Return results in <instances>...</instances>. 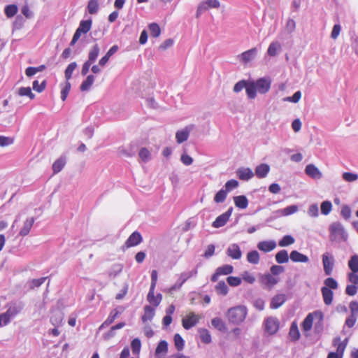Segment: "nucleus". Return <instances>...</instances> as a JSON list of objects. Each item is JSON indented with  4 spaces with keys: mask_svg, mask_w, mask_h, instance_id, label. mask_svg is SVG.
Masks as SVG:
<instances>
[{
    "mask_svg": "<svg viewBox=\"0 0 358 358\" xmlns=\"http://www.w3.org/2000/svg\"><path fill=\"white\" fill-rule=\"evenodd\" d=\"M248 315V309L245 306H237L230 308L227 313V317L230 323L236 325L241 324Z\"/></svg>",
    "mask_w": 358,
    "mask_h": 358,
    "instance_id": "1",
    "label": "nucleus"
},
{
    "mask_svg": "<svg viewBox=\"0 0 358 358\" xmlns=\"http://www.w3.org/2000/svg\"><path fill=\"white\" fill-rule=\"evenodd\" d=\"M329 238L331 241H337L347 239L348 235L345 231L344 227L339 222H335L330 224L329 227Z\"/></svg>",
    "mask_w": 358,
    "mask_h": 358,
    "instance_id": "2",
    "label": "nucleus"
},
{
    "mask_svg": "<svg viewBox=\"0 0 358 358\" xmlns=\"http://www.w3.org/2000/svg\"><path fill=\"white\" fill-rule=\"evenodd\" d=\"M263 324L264 331L268 336L275 334L280 329V321L275 317L270 316L265 318Z\"/></svg>",
    "mask_w": 358,
    "mask_h": 358,
    "instance_id": "3",
    "label": "nucleus"
},
{
    "mask_svg": "<svg viewBox=\"0 0 358 358\" xmlns=\"http://www.w3.org/2000/svg\"><path fill=\"white\" fill-rule=\"evenodd\" d=\"M314 318H315L316 320H319V323H321L324 319V315L322 312L320 310H316L313 313L308 314V315L305 317L301 324L302 329L304 331H308L312 329Z\"/></svg>",
    "mask_w": 358,
    "mask_h": 358,
    "instance_id": "4",
    "label": "nucleus"
},
{
    "mask_svg": "<svg viewBox=\"0 0 358 358\" xmlns=\"http://www.w3.org/2000/svg\"><path fill=\"white\" fill-rule=\"evenodd\" d=\"M198 273L197 268H195L189 271H185L180 273L179 278L176 282L170 287L169 291L171 292L174 290L180 289L182 285L190 278L196 276Z\"/></svg>",
    "mask_w": 358,
    "mask_h": 358,
    "instance_id": "5",
    "label": "nucleus"
},
{
    "mask_svg": "<svg viewBox=\"0 0 358 358\" xmlns=\"http://www.w3.org/2000/svg\"><path fill=\"white\" fill-rule=\"evenodd\" d=\"M322 259L325 275H331L332 274L335 264L334 256L329 252H325L322 255Z\"/></svg>",
    "mask_w": 358,
    "mask_h": 358,
    "instance_id": "6",
    "label": "nucleus"
},
{
    "mask_svg": "<svg viewBox=\"0 0 358 358\" xmlns=\"http://www.w3.org/2000/svg\"><path fill=\"white\" fill-rule=\"evenodd\" d=\"M142 241V236L138 231H136L129 236L124 244L122 246V250H125L131 247L136 246Z\"/></svg>",
    "mask_w": 358,
    "mask_h": 358,
    "instance_id": "7",
    "label": "nucleus"
},
{
    "mask_svg": "<svg viewBox=\"0 0 358 358\" xmlns=\"http://www.w3.org/2000/svg\"><path fill=\"white\" fill-rule=\"evenodd\" d=\"M6 312L12 318L21 313L24 307V303L22 301H11L7 305Z\"/></svg>",
    "mask_w": 358,
    "mask_h": 358,
    "instance_id": "8",
    "label": "nucleus"
},
{
    "mask_svg": "<svg viewBox=\"0 0 358 358\" xmlns=\"http://www.w3.org/2000/svg\"><path fill=\"white\" fill-rule=\"evenodd\" d=\"M233 210V207H230L225 213L217 217L215 220L213 222L212 226L214 228H220L224 226L231 215Z\"/></svg>",
    "mask_w": 358,
    "mask_h": 358,
    "instance_id": "9",
    "label": "nucleus"
},
{
    "mask_svg": "<svg viewBox=\"0 0 358 358\" xmlns=\"http://www.w3.org/2000/svg\"><path fill=\"white\" fill-rule=\"evenodd\" d=\"M194 129L193 124L186 126L184 129L178 130L176 134V139L178 143H182L186 141L189 136L191 131Z\"/></svg>",
    "mask_w": 358,
    "mask_h": 358,
    "instance_id": "10",
    "label": "nucleus"
},
{
    "mask_svg": "<svg viewBox=\"0 0 358 358\" xmlns=\"http://www.w3.org/2000/svg\"><path fill=\"white\" fill-rule=\"evenodd\" d=\"M199 317H198V315H196L194 313H190L189 315L186 316V317L182 319V327L185 329H190L192 327L195 326L199 322Z\"/></svg>",
    "mask_w": 358,
    "mask_h": 358,
    "instance_id": "11",
    "label": "nucleus"
},
{
    "mask_svg": "<svg viewBox=\"0 0 358 358\" xmlns=\"http://www.w3.org/2000/svg\"><path fill=\"white\" fill-rule=\"evenodd\" d=\"M226 254L233 259H240L242 257V252L240 247L236 243L231 244L228 246Z\"/></svg>",
    "mask_w": 358,
    "mask_h": 358,
    "instance_id": "12",
    "label": "nucleus"
},
{
    "mask_svg": "<svg viewBox=\"0 0 358 358\" xmlns=\"http://www.w3.org/2000/svg\"><path fill=\"white\" fill-rule=\"evenodd\" d=\"M257 92L260 94H265L270 90L271 80L268 78H262L258 79L255 83Z\"/></svg>",
    "mask_w": 358,
    "mask_h": 358,
    "instance_id": "13",
    "label": "nucleus"
},
{
    "mask_svg": "<svg viewBox=\"0 0 358 358\" xmlns=\"http://www.w3.org/2000/svg\"><path fill=\"white\" fill-rule=\"evenodd\" d=\"M257 54V48H253L250 50L243 52L238 57L240 59V61L244 64H247L248 62L252 61L255 59Z\"/></svg>",
    "mask_w": 358,
    "mask_h": 358,
    "instance_id": "14",
    "label": "nucleus"
},
{
    "mask_svg": "<svg viewBox=\"0 0 358 358\" xmlns=\"http://www.w3.org/2000/svg\"><path fill=\"white\" fill-rule=\"evenodd\" d=\"M288 337L290 341L296 342L300 339L301 334L298 328V324L296 321H293L291 324L289 331L288 333Z\"/></svg>",
    "mask_w": 358,
    "mask_h": 358,
    "instance_id": "15",
    "label": "nucleus"
},
{
    "mask_svg": "<svg viewBox=\"0 0 358 358\" xmlns=\"http://www.w3.org/2000/svg\"><path fill=\"white\" fill-rule=\"evenodd\" d=\"M305 173L309 177L317 180L322 177L321 171L314 164H308L306 166Z\"/></svg>",
    "mask_w": 358,
    "mask_h": 358,
    "instance_id": "16",
    "label": "nucleus"
},
{
    "mask_svg": "<svg viewBox=\"0 0 358 358\" xmlns=\"http://www.w3.org/2000/svg\"><path fill=\"white\" fill-rule=\"evenodd\" d=\"M276 248V243L274 240L260 241L257 244V248L264 252H269Z\"/></svg>",
    "mask_w": 358,
    "mask_h": 358,
    "instance_id": "17",
    "label": "nucleus"
},
{
    "mask_svg": "<svg viewBox=\"0 0 358 358\" xmlns=\"http://www.w3.org/2000/svg\"><path fill=\"white\" fill-rule=\"evenodd\" d=\"M236 175L240 180L247 181L254 176V173L250 168L241 167L237 169Z\"/></svg>",
    "mask_w": 358,
    "mask_h": 358,
    "instance_id": "18",
    "label": "nucleus"
},
{
    "mask_svg": "<svg viewBox=\"0 0 358 358\" xmlns=\"http://www.w3.org/2000/svg\"><path fill=\"white\" fill-rule=\"evenodd\" d=\"M286 295L284 294L275 295L271 299L270 308L272 309H277L280 308L286 301Z\"/></svg>",
    "mask_w": 358,
    "mask_h": 358,
    "instance_id": "19",
    "label": "nucleus"
},
{
    "mask_svg": "<svg viewBox=\"0 0 358 358\" xmlns=\"http://www.w3.org/2000/svg\"><path fill=\"white\" fill-rule=\"evenodd\" d=\"M289 258L293 262L307 263L309 262V258L307 255L297 250H292L290 252Z\"/></svg>",
    "mask_w": 358,
    "mask_h": 358,
    "instance_id": "20",
    "label": "nucleus"
},
{
    "mask_svg": "<svg viewBox=\"0 0 358 358\" xmlns=\"http://www.w3.org/2000/svg\"><path fill=\"white\" fill-rule=\"evenodd\" d=\"M147 300L150 304L158 306L162 300V295L159 293L155 296V289H150Z\"/></svg>",
    "mask_w": 358,
    "mask_h": 358,
    "instance_id": "21",
    "label": "nucleus"
},
{
    "mask_svg": "<svg viewBox=\"0 0 358 358\" xmlns=\"http://www.w3.org/2000/svg\"><path fill=\"white\" fill-rule=\"evenodd\" d=\"M278 282V280L270 273H266L261 276V282L268 287H273Z\"/></svg>",
    "mask_w": 358,
    "mask_h": 358,
    "instance_id": "22",
    "label": "nucleus"
},
{
    "mask_svg": "<svg viewBox=\"0 0 358 358\" xmlns=\"http://www.w3.org/2000/svg\"><path fill=\"white\" fill-rule=\"evenodd\" d=\"M34 221L35 219L34 217L27 218L24 221L23 227L19 232V235L21 236H25L28 235L34 223Z\"/></svg>",
    "mask_w": 358,
    "mask_h": 358,
    "instance_id": "23",
    "label": "nucleus"
},
{
    "mask_svg": "<svg viewBox=\"0 0 358 358\" xmlns=\"http://www.w3.org/2000/svg\"><path fill=\"white\" fill-rule=\"evenodd\" d=\"M270 171V166L266 164H261L255 169V175L259 178L266 177Z\"/></svg>",
    "mask_w": 358,
    "mask_h": 358,
    "instance_id": "24",
    "label": "nucleus"
},
{
    "mask_svg": "<svg viewBox=\"0 0 358 358\" xmlns=\"http://www.w3.org/2000/svg\"><path fill=\"white\" fill-rule=\"evenodd\" d=\"M167 352L168 343L166 341L163 340L158 343L155 350V356L156 358L162 357L163 356L162 355V354L165 355L167 353Z\"/></svg>",
    "mask_w": 358,
    "mask_h": 358,
    "instance_id": "25",
    "label": "nucleus"
},
{
    "mask_svg": "<svg viewBox=\"0 0 358 358\" xmlns=\"http://www.w3.org/2000/svg\"><path fill=\"white\" fill-rule=\"evenodd\" d=\"M324 303L329 306L332 303L334 293L332 290L326 287H322L321 289Z\"/></svg>",
    "mask_w": 358,
    "mask_h": 358,
    "instance_id": "26",
    "label": "nucleus"
},
{
    "mask_svg": "<svg viewBox=\"0 0 358 358\" xmlns=\"http://www.w3.org/2000/svg\"><path fill=\"white\" fill-rule=\"evenodd\" d=\"M118 50V46L117 45H113L109 50L106 52V54L101 58L99 62V65L101 66H104L107 62H108L110 57L113 55Z\"/></svg>",
    "mask_w": 358,
    "mask_h": 358,
    "instance_id": "27",
    "label": "nucleus"
},
{
    "mask_svg": "<svg viewBox=\"0 0 358 358\" xmlns=\"http://www.w3.org/2000/svg\"><path fill=\"white\" fill-rule=\"evenodd\" d=\"M137 146L136 144H130L129 148H119L118 152L120 155L127 157H134L136 155Z\"/></svg>",
    "mask_w": 358,
    "mask_h": 358,
    "instance_id": "28",
    "label": "nucleus"
},
{
    "mask_svg": "<svg viewBox=\"0 0 358 358\" xmlns=\"http://www.w3.org/2000/svg\"><path fill=\"white\" fill-rule=\"evenodd\" d=\"M211 324L214 328L221 332L224 333L227 331V328L224 322L220 317H214L212 319Z\"/></svg>",
    "mask_w": 358,
    "mask_h": 358,
    "instance_id": "29",
    "label": "nucleus"
},
{
    "mask_svg": "<svg viewBox=\"0 0 358 358\" xmlns=\"http://www.w3.org/2000/svg\"><path fill=\"white\" fill-rule=\"evenodd\" d=\"M235 206L241 209H245L248 206V200L244 195L234 196Z\"/></svg>",
    "mask_w": 358,
    "mask_h": 358,
    "instance_id": "30",
    "label": "nucleus"
},
{
    "mask_svg": "<svg viewBox=\"0 0 358 358\" xmlns=\"http://www.w3.org/2000/svg\"><path fill=\"white\" fill-rule=\"evenodd\" d=\"M66 164V157L61 156L52 164V171L55 174L60 172Z\"/></svg>",
    "mask_w": 358,
    "mask_h": 358,
    "instance_id": "31",
    "label": "nucleus"
},
{
    "mask_svg": "<svg viewBox=\"0 0 358 358\" xmlns=\"http://www.w3.org/2000/svg\"><path fill=\"white\" fill-rule=\"evenodd\" d=\"M99 52H100V48H99V45L97 43H96L91 48V49L89 51L87 61H89L92 63H94L96 60V59L99 55Z\"/></svg>",
    "mask_w": 358,
    "mask_h": 358,
    "instance_id": "32",
    "label": "nucleus"
},
{
    "mask_svg": "<svg viewBox=\"0 0 358 358\" xmlns=\"http://www.w3.org/2000/svg\"><path fill=\"white\" fill-rule=\"evenodd\" d=\"M245 91L247 96L249 99H253L257 96V86L255 84V82H248Z\"/></svg>",
    "mask_w": 358,
    "mask_h": 358,
    "instance_id": "33",
    "label": "nucleus"
},
{
    "mask_svg": "<svg viewBox=\"0 0 358 358\" xmlns=\"http://www.w3.org/2000/svg\"><path fill=\"white\" fill-rule=\"evenodd\" d=\"M275 261L278 264H285L288 262L289 256L286 250H281L275 255Z\"/></svg>",
    "mask_w": 358,
    "mask_h": 358,
    "instance_id": "34",
    "label": "nucleus"
},
{
    "mask_svg": "<svg viewBox=\"0 0 358 358\" xmlns=\"http://www.w3.org/2000/svg\"><path fill=\"white\" fill-rule=\"evenodd\" d=\"M92 21L91 19L87 20H82L80 22L79 27L77 29L78 31H80L82 34H86L87 33L92 27Z\"/></svg>",
    "mask_w": 358,
    "mask_h": 358,
    "instance_id": "35",
    "label": "nucleus"
},
{
    "mask_svg": "<svg viewBox=\"0 0 358 358\" xmlns=\"http://www.w3.org/2000/svg\"><path fill=\"white\" fill-rule=\"evenodd\" d=\"M18 11V7L15 4H9L5 6L4 13L8 18L15 16Z\"/></svg>",
    "mask_w": 358,
    "mask_h": 358,
    "instance_id": "36",
    "label": "nucleus"
},
{
    "mask_svg": "<svg viewBox=\"0 0 358 358\" xmlns=\"http://www.w3.org/2000/svg\"><path fill=\"white\" fill-rule=\"evenodd\" d=\"M155 315V309L150 306H145L144 307V314L142 316V320L143 322L148 320H151Z\"/></svg>",
    "mask_w": 358,
    "mask_h": 358,
    "instance_id": "37",
    "label": "nucleus"
},
{
    "mask_svg": "<svg viewBox=\"0 0 358 358\" xmlns=\"http://www.w3.org/2000/svg\"><path fill=\"white\" fill-rule=\"evenodd\" d=\"M63 319V314L61 312L58 311L51 316L50 322L53 326L58 327L62 324Z\"/></svg>",
    "mask_w": 358,
    "mask_h": 358,
    "instance_id": "38",
    "label": "nucleus"
},
{
    "mask_svg": "<svg viewBox=\"0 0 358 358\" xmlns=\"http://www.w3.org/2000/svg\"><path fill=\"white\" fill-rule=\"evenodd\" d=\"M94 82V76L93 75H89L86 79L80 85V89L81 91H87L90 89L91 86Z\"/></svg>",
    "mask_w": 358,
    "mask_h": 358,
    "instance_id": "39",
    "label": "nucleus"
},
{
    "mask_svg": "<svg viewBox=\"0 0 358 358\" xmlns=\"http://www.w3.org/2000/svg\"><path fill=\"white\" fill-rule=\"evenodd\" d=\"M294 243L295 239L292 236L285 235L278 241V245L280 247L284 248L291 245Z\"/></svg>",
    "mask_w": 358,
    "mask_h": 358,
    "instance_id": "40",
    "label": "nucleus"
},
{
    "mask_svg": "<svg viewBox=\"0 0 358 358\" xmlns=\"http://www.w3.org/2000/svg\"><path fill=\"white\" fill-rule=\"evenodd\" d=\"M199 332L200 339L203 343L208 344L211 342V341H212L211 336L208 329H199Z\"/></svg>",
    "mask_w": 358,
    "mask_h": 358,
    "instance_id": "41",
    "label": "nucleus"
},
{
    "mask_svg": "<svg viewBox=\"0 0 358 358\" xmlns=\"http://www.w3.org/2000/svg\"><path fill=\"white\" fill-rule=\"evenodd\" d=\"M228 192L225 189L222 188L219 190L214 196V201L217 203H223L227 196Z\"/></svg>",
    "mask_w": 358,
    "mask_h": 358,
    "instance_id": "42",
    "label": "nucleus"
},
{
    "mask_svg": "<svg viewBox=\"0 0 358 358\" xmlns=\"http://www.w3.org/2000/svg\"><path fill=\"white\" fill-rule=\"evenodd\" d=\"M247 260L252 264H257L259 262V255L257 250H252L247 255Z\"/></svg>",
    "mask_w": 358,
    "mask_h": 358,
    "instance_id": "43",
    "label": "nucleus"
},
{
    "mask_svg": "<svg viewBox=\"0 0 358 358\" xmlns=\"http://www.w3.org/2000/svg\"><path fill=\"white\" fill-rule=\"evenodd\" d=\"M348 267L351 271L358 273V255H352L348 261Z\"/></svg>",
    "mask_w": 358,
    "mask_h": 358,
    "instance_id": "44",
    "label": "nucleus"
},
{
    "mask_svg": "<svg viewBox=\"0 0 358 358\" xmlns=\"http://www.w3.org/2000/svg\"><path fill=\"white\" fill-rule=\"evenodd\" d=\"M215 290L218 294L225 296L227 294L229 289L225 282L221 280L215 286Z\"/></svg>",
    "mask_w": 358,
    "mask_h": 358,
    "instance_id": "45",
    "label": "nucleus"
},
{
    "mask_svg": "<svg viewBox=\"0 0 358 358\" xmlns=\"http://www.w3.org/2000/svg\"><path fill=\"white\" fill-rule=\"evenodd\" d=\"M123 269V265L121 264H115L112 266L110 270L109 271L108 275L111 278H115L117 275H119Z\"/></svg>",
    "mask_w": 358,
    "mask_h": 358,
    "instance_id": "46",
    "label": "nucleus"
},
{
    "mask_svg": "<svg viewBox=\"0 0 358 358\" xmlns=\"http://www.w3.org/2000/svg\"><path fill=\"white\" fill-rule=\"evenodd\" d=\"M24 22L25 19L22 15H17L13 23V31L21 29L24 26Z\"/></svg>",
    "mask_w": 358,
    "mask_h": 358,
    "instance_id": "47",
    "label": "nucleus"
},
{
    "mask_svg": "<svg viewBox=\"0 0 358 358\" xmlns=\"http://www.w3.org/2000/svg\"><path fill=\"white\" fill-rule=\"evenodd\" d=\"M173 339L176 348L178 350V351L182 350L185 346V341L182 336L179 334H176L174 335Z\"/></svg>",
    "mask_w": 358,
    "mask_h": 358,
    "instance_id": "48",
    "label": "nucleus"
},
{
    "mask_svg": "<svg viewBox=\"0 0 358 358\" xmlns=\"http://www.w3.org/2000/svg\"><path fill=\"white\" fill-rule=\"evenodd\" d=\"M149 30L151 36L157 38L161 34V29L158 24L155 22H152L149 24Z\"/></svg>",
    "mask_w": 358,
    "mask_h": 358,
    "instance_id": "49",
    "label": "nucleus"
},
{
    "mask_svg": "<svg viewBox=\"0 0 358 358\" xmlns=\"http://www.w3.org/2000/svg\"><path fill=\"white\" fill-rule=\"evenodd\" d=\"M121 313L122 311L118 310L117 308L113 310L105 320V324H111Z\"/></svg>",
    "mask_w": 358,
    "mask_h": 358,
    "instance_id": "50",
    "label": "nucleus"
},
{
    "mask_svg": "<svg viewBox=\"0 0 358 358\" xmlns=\"http://www.w3.org/2000/svg\"><path fill=\"white\" fill-rule=\"evenodd\" d=\"M18 94L20 96H27L30 99H34L35 98V94L32 93L31 90L29 87H22L18 90Z\"/></svg>",
    "mask_w": 358,
    "mask_h": 358,
    "instance_id": "51",
    "label": "nucleus"
},
{
    "mask_svg": "<svg viewBox=\"0 0 358 358\" xmlns=\"http://www.w3.org/2000/svg\"><path fill=\"white\" fill-rule=\"evenodd\" d=\"M321 213L327 215L331 211L332 204L329 201H324L321 203L320 206Z\"/></svg>",
    "mask_w": 358,
    "mask_h": 358,
    "instance_id": "52",
    "label": "nucleus"
},
{
    "mask_svg": "<svg viewBox=\"0 0 358 358\" xmlns=\"http://www.w3.org/2000/svg\"><path fill=\"white\" fill-rule=\"evenodd\" d=\"M76 67H77V64L76 62H71L66 67V69L64 71V75H65V78L67 80V81L71 78L72 73H73V71L76 69Z\"/></svg>",
    "mask_w": 358,
    "mask_h": 358,
    "instance_id": "53",
    "label": "nucleus"
},
{
    "mask_svg": "<svg viewBox=\"0 0 358 358\" xmlns=\"http://www.w3.org/2000/svg\"><path fill=\"white\" fill-rule=\"evenodd\" d=\"M138 155H139L140 159L143 162H148L151 159V154H150V151L145 148H142L140 150Z\"/></svg>",
    "mask_w": 358,
    "mask_h": 358,
    "instance_id": "54",
    "label": "nucleus"
},
{
    "mask_svg": "<svg viewBox=\"0 0 358 358\" xmlns=\"http://www.w3.org/2000/svg\"><path fill=\"white\" fill-rule=\"evenodd\" d=\"M88 12L92 14H96L99 10V3L97 0H90L87 5Z\"/></svg>",
    "mask_w": 358,
    "mask_h": 358,
    "instance_id": "55",
    "label": "nucleus"
},
{
    "mask_svg": "<svg viewBox=\"0 0 358 358\" xmlns=\"http://www.w3.org/2000/svg\"><path fill=\"white\" fill-rule=\"evenodd\" d=\"M324 286L331 289H336L338 287L337 281L333 278H327L324 281Z\"/></svg>",
    "mask_w": 358,
    "mask_h": 358,
    "instance_id": "56",
    "label": "nucleus"
},
{
    "mask_svg": "<svg viewBox=\"0 0 358 358\" xmlns=\"http://www.w3.org/2000/svg\"><path fill=\"white\" fill-rule=\"evenodd\" d=\"M238 186V182L234 179L228 180L224 185L223 188L229 193Z\"/></svg>",
    "mask_w": 358,
    "mask_h": 358,
    "instance_id": "57",
    "label": "nucleus"
},
{
    "mask_svg": "<svg viewBox=\"0 0 358 358\" xmlns=\"http://www.w3.org/2000/svg\"><path fill=\"white\" fill-rule=\"evenodd\" d=\"M234 267L229 264H225L217 268L220 275H229L233 272Z\"/></svg>",
    "mask_w": 358,
    "mask_h": 358,
    "instance_id": "58",
    "label": "nucleus"
},
{
    "mask_svg": "<svg viewBox=\"0 0 358 358\" xmlns=\"http://www.w3.org/2000/svg\"><path fill=\"white\" fill-rule=\"evenodd\" d=\"M131 348L134 354H138L141 348L140 339L138 338L133 339L131 343Z\"/></svg>",
    "mask_w": 358,
    "mask_h": 358,
    "instance_id": "59",
    "label": "nucleus"
},
{
    "mask_svg": "<svg viewBox=\"0 0 358 358\" xmlns=\"http://www.w3.org/2000/svg\"><path fill=\"white\" fill-rule=\"evenodd\" d=\"M46 86V80H43L41 84H39L38 80H34L32 84L33 90L37 92H42Z\"/></svg>",
    "mask_w": 358,
    "mask_h": 358,
    "instance_id": "60",
    "label": "nucleus"
},
{
    "mask_svg": "<svg viewBox=\"0 0 358 358\" xmlns=\"http://www.w3.org/2000/svg\"><path fill=\"white\" fill-rule=\"evenodd\" d=\"M308 215L312 217H317L319 215L318 206L316 203L311 204L308 209Z\"/></svg>",
    "mask_w": 358,
    "mask_h": 358,
    "instance_id": "61",
    "label": "nucleus"
},
{
    "mask_svg": "<svg viewBox=\"0 0 358 358\" xmlns=\"http://www.w3.org/2000/svg\"><path fill=\"white\" fill-rule=\"evenodd\" d=\"M299 208L296 205H291L282 209L283 215L288 216L296 213Z\"/></svg>",
    "mask_w": 358,
    "mask_h": 358,
    "instance_id": "62",
    "label": "nucleus"
},
{
    "mask_svg": "<svg viewBox=\"0 0 358 358\" xmlns=\"http://www.w3.org/2000/svg\"><path fill=\"white\" fill-rule=\"evenodd\" d=\"M343 179L347 182H354L358 179V175L350 172L343 173Z\"/></svg>",
    "mask_w": 358,
    "mask_h": 358,
    "instance_id": "63",
    "label": "nucleus"
},
{
    "mask_svg": "<svg viewBox=\"0 0 358 358\" xmlns=\"http://www.w3.org/2000/svg\"><path fill=\"white\" fill-rule=\"evenodd\" d=\"M279 47L280 45L278 43H271L268 46L267 53L271 57L275 56Z\"/></svg>",
    "mask_w": 358,
    "mask_h": 358,
    "instance_id": "64",
    "label": "nucleus"
}]
</instances>
